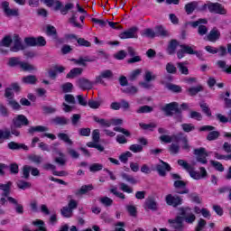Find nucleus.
Segmentation results:
<instances>
[{"label": "nucleus", "mask_w": 231, "mask_h": 231, "mask_svg": "<svg viewBox=\"0 0 231 231\" xmlns=\"http://www.w3.org/2000/svg\"><path fill=\"white\" fill-rule=\"evenodd\" d=\"M162 111L165 113L166 116H173L176 122L183 121V116L181 115V108H180V105L176 102L166 104L162 107Z\"/></svg>", "instance_id": "1"}, {"label": "nucleus", "mask_w": 231, "mask_h": 231, "mask_svg": "<svg viewBox=\"0 0 231 231\" xmlns=\"http://www.w3.org/2000/svg\"><path fill=\"white\" fill-rule=\"evenodd\" d=\"M207 8L210 14H217L218 15H226V9L219 3L208 2V4L200 5L199 10H200V12H207Z\"/></svg>", "instance_id": "2"}, {"label": "nucleus", "mask_w": 231, "mask_h": 231, "mask_svg": "<svg viewBox=\"0 0 231 231\" xmlns=\"http://www.w3.org/2000/svg\"><path fill=\"white\" fill-rule=\"evenodd\" d=\"M208 21L207 20V18H200L195 22H190L189 24L190 26H192V28H198V33L199 35H207V33L208 32V29L207 28V26L205 25H200V24H208Z\"/></svg>", "instance_id": "3"}, {"label": "nucleus", "mask_w": 231, "mask_h": 231, "mask_svg": "<svg viewBox=\"0 0 231 231\" xmlns=\"http://www.w3.org/2000/svg\"><path fill=\"white\" fill-rule=\"evenodd\" d=\"M193 154H195L196 160L199 163H201L202 165H207V163H208V161L207 160L208 153L205 148L200 147L199 149H195L193 151Z\"/></svg>", "instance_id": "4"}, {"label": "nucleus", "mask_w": 231, "mask_h": 231, "mask_svg": "<svg viewBox=\"0 0 231 231\" xmlns=\"http://www.w3.org/2000/svg\"><path fill=\"white\" fill-rule=\"evenodd\" d=\"M165 201L167 205L170 207H173L176 208V207H180V205L183 204V199L178 195H172V194H168L165 197Z\"/></svg>", "instance_id": "5"}, {"label": "nucleus", "mask_w": 231, "mask_h": 231, "mask_svg": "<svg viewBox=\"0 0 231 231\" xmlns=\"http://www.w3.org/2000/svg\"><path fill=\"white\" fill-rule=\"evenodd\" d=\"M214 129H216V127L212 126V125H204L201 126L199 131H211L208 133V136H207V140L208 142H212L214 140H217L220 136V134L218 131H214Z\"/></svg>", "instance_id": "6"}, {"label": "nucleus", "mask_w": 231, "mask_h": 231, "mask_svg": "<svg viewBox=\"0 0 231 231\" xmlns=\"http://www.w3.org/2000/svg\"><path fill=\"white\" fill-rule=\"evenodd\" d=\"M76 84L79 89H82L83 91H89V89H93V87L95 86V83L86 78H79Z\"/></svg>", "instance_id": "7"}, {"label": "nucleus", "mask_w": 231, "mask_h": 231, "mask_svg": "<svg viewBox=\"0 0 231 231\" xmlns=\"http://www.w3.org/2000/svg\"><path fill=\"white\" fill-rule=\"evenodd\" d=\"M180 216H182L183 219L189 225H192L193 222L196 221V216L192 214V211L189 208H181L180 209Z\"/></svg>", "instance_id": "8"}, {"label": "nucleus", "mask_w": 231, "mask_h": 231, "mask_svg": "<svg viewBox=\"0 0 231 231\" xmlns=\"http://www.w3.org/2000/svg\"><path fill=\"white\" fill-rule=\"evenodd\" d=\"M160 162H161V164H157L155 169H156L159 176L165 178V176H167V172H171L172 168L171 167L170 163H167L162 160H160Z\"/></svg>", "instance_id": "9"}, {"label": "nucleus", "mask_w": 231, "mask_h": 231, "mask_svg": "<svg viewBox=\"0 0 231 231\" xmlns=\"http://www.w3.org/2000/svg\"><path fill=\"white\" fill-rule=\"evenodd\" d=\"M168 222L173 230L183 231V228H185V226L183 225V217H177L174 219H169Z\"/></svg>", "instance_id": "10"}, {"label": "nucleus", "mask_w": 231, "mask_h": 231, "mask_svg": "<svg viewBox=\"0 0 231 231\" xmlns=\"http://www.w3.org/2000/svg\"><path fill=\"white\" fill-rule=\"evenodd\" d=\"M176 194H189V190L187 189V182L183 180H175L173 183Z\"/></svg>", "instance_id": "11"}, {"label": "nucleus", "mask_w": 231, "mask_h": 231, "mask_svg": "<svg viewBox=\"0 0 231 231\" xmlns=\"http://www.w3.org/2000/svg\"><path fill=\"white\" fill-rule=\"evenodd\" d=\"M138 27H132L119 34L120 39H138Z\"/></svg>", "instance_id": "12"}, {"label": "nucleus", "mask_w": 231, "mask_h": 231, "mask_svg": "<svg viewBox=\"0 0 231 231\" xmlns=\"http://www.w3.org/2000/svg\"><path fill=\"white\" fill-rule=\"evenodd\" d=\"M13 124L14 127L21 129L23 125H30V121L24 115H18L13 119Z\"/></svg>", "instance_id": "13"}, {"label": "nucleus", "mask_w": 231, "mask_h": 231, "mask_svg": "<svg viewBox=\"0 0 231 231\" xmlns=\"http://www.w3.org/2000/svg\"><path fill=\"white\" fill-rule=\"evenodd\" d=\"M2 9L5 15L7 17H12V16H17L19 15V10L18 9H11L10 8V3L5 1L1 4Z\"/></svg>", "instance_id": "14"}, {"label": "nucleus", "mask_w": 231, "mask_h": 231, "mask_svg": "<svg viewBox=\"0 0 231 231\" xmlns=\"http://www.w3.org/2000/svg\"><path fill=\"white\" fill-rule=\"evenodd\" d=\"M180 50L177 51V57L178 59H183L185 57V53L188 55H194L195 51L192 47L187 45V44H182L180 45Z\"/></svg>", "instance_id": "15"}, {"label": "nucleus", "mask_w": 231, "mask_h": 231, "mask_svg": "<svg viewBox=\"0 0 231 231\" xmlns=\"http://www.w3.org/2000/svg\"><path fill=\"white\" fill-rule=\"evenodd\" d=\"M199 8H201V5H199V2L197 1L188 3L184 7L185 12L188 15H190V14L194 12V10H197V12H203L200 11Z\"/></svg>", "instance_id": "16"}, {"label": "nucleus", "mask_w": 231, "mask_h": 231, "mask_svg": "<svg viewBox=\"0 0 231 231\" xmlns=\"http://www.w3.org/2000/svg\"><path fill=\"white\" fill-rule=\"evenodd\" d=\"M26 46L23 44L21 37L15 34L14 36V46L10 49L11 51H21L22 50H25Z\"/></svg>", "instance_id": "17"}, {"label": "nucleus", "mask_w": 231, "mask_h": 231, "mask_svg": "<svg viewBox=\"0 0 231 231\" xmlns=\"http://www.w3.org/2000/svg\"><path fill=\"white\" fill-rule=\"evenodd\" d=\"M74 64H78V66H83L86 68L88 63L86 62H95V59L89 58V56L79 57V59H72L71 60Z\"/></svg>", "instance_id": "18"}, {"label": "nucleus", "mask_w": 231, "mask_h": 231, "mask_svg": "<svg viewBox=\"0 0 231 231\" xmlns=\"http://www.w3.org/2000/svg\"><path fill=\"white\" fill-rule=\"evenodd\" d=\"M51 124H53V125H68L69 124V119L66 116H58L51 119Z\"/></svg>", "instance_id": "19"}, {"label": "nucleus", "mask_w": 231, "mask_h": 231, "mask_svg": "<svg viewBox=\"0 0 231 231\" xmlns=\"http://www.w3.org/2000/svg\"><path fill=\"white\" fill-rule=\"evenodd\" d=\"M7 201L14 205V210L16 214H20V215L24 214V208L23 207L22 204H19V202H17V199H14L13 197H8Z\"/></svg>", "instance_id": "20"}, {"label": "nucleus", "mask_w": 231, "mask_h": 231, "mask_svg": "<svg viewBox=\"0 0 231 231\" xmlns=\"http://www.w3.org/2000/svg\"><path fill=\"white\" fill-rule=\"evenodd\" d=\"M0 190L3 191V198H9L10 192H12V181H8L6 184H0Z\"/></svg>", "instance_id": "21"}, {"label": "nucleus", "mask_w": 231, "mask_h": 231, "mask_svg": "<svg viewBox=\"0 0 231 231\" xmlns=\"http://www.w3.org/2000/svg\"><path fill=\"white\" fill-rule=\"evenodd\" d=\"M7 147L11 151H21V149H23V151H28V146H26V144L15 143L14 141L8 143Z\"/></svg>", "instance_id": "22"}, {"label": "nucleus", "mask_w": 231, "mask_h": 231, "mask_svg": "<svg viewBox=\"0 0 231 231\" xmlns=\"http://www.w3.org/2000/svg\"><path fill=\"white\" fill-rule=\"evenodd\" d=\"M46 131H50V128H48V126H43V125L31 126L28 129V134H33V133H46Z\"/></svg>", "instance_id": "23"}, {"label": "nucleus", "mask_w": 231, "mask_h": 231, "mask_svg": "<svg viewBox=\"0 0 231 231\" xmlns=\"http://www.w3.org/2000/svg\"><path fill=\"white\" fill-rule=\"evenodd\" d=\"M84 69L82 68H74L67 74L66 79H76V77H80Z\"/></svg>", "instance_id": "24"}, {"label": "nucleus", "mask_w": 231, "mask_h": 231, "mask_svg": "<svg viewBox=\"0 0 231 231\" xmlns=\"http://www.w3.org/2000/svg\"><path fill=\"white\" fill-rule=\"evenodd\" d=\"M169 31L165 30L162 25L155 26V37H169Z\"/></svg>", "instance_id": "25"}, {"label": "nucleus", "mask_w": 231, "mask_h": 231, "mask_svg": "<svg viewBox=\"0 0 231 231\" xmlns=\"http://www.w3.org/2000/svg\"><path fill=\"white\" fill-rule=\"evenodd\" d=\"M93 186L91 184L83 185L79 189L75 192V196H84V194H88L90 190H93Z\"/></svg>", "instance_id": "26"}, {"label": "nucleus", "mask_w": 231, "mask_h": 231, "mask_svg": "<svg viewBox=\"0 0 231 231\" xmlns=\"http://www.w3.org/2000/svg\"><path fill=\"white\" fill-rule=\"evenodd\" d=\"M179 44L180 43H178V41L171 40L167 48L168 55H174L176 53V50H177Z\"/></svg>", "instance_id": "27"}, {"label": "nucleus", "mask_w": 231, "mask_h": 231, "mask_svg": "<svg viewBox=\"0 0 231 231\" xmlns=\"http://www.w3.org/2000/svg\"><path fill=\"white\" fill-rule=\"evenodd\" d=\"M144 208H148V210H158V204L153 199H147L144 202Z\"/></svg>", "instance_id": "28"}, {"label": "nucleus", "mask_w": 231, "mask_h": 231, "mask_svg": "<svg viewBox=\"0 0 231 231\" xmlns=\"http://www.w3.org/2000/svg\"><path fill=\"white\" fill-rule=\"evenodd\" d=\"M94 122H97V124H99L101 127H111V122L107 119L100 118L97 116H93Z\"/></svg>", "instance_id": "29"}, {"label": "nucleus", "mask_w": 231, "mask_h": 231, "mask_svg": "<svg viewBox=\"0 0 231 231\" xmlns=\"http://www.w3.org/2000/svg\"><path fill=\"white\" fill-rule=\"evenodd\" d=\"M77 12L72 11V15L70 18H69V23L71 24V26H74V28H79L82 29V24L77 22Z\"/></svg>", "instance_id": "30"}, {"label": "nucleus", "mask_w": 231, "mask_h": 231, "mask_svg": "<svg viewBox=\"0 0 231 231\" xmlns=\"http://www.w3.org/2000/svg\"><path fill=\"white\" fill-rule=\"evenodd\" d=\"M12 134L8 129H0V143H5V140H10Z\"/></svg>", "instance_id": "31"}, {"label": "nucleus", "mask_w": 231, "mask_h": 231, "mask_svg": "<svg viewBox=\"0 0 231 231\" xmlns=\"http://www.w3.org/2000/svg\"><path fill=\"white\" fill-rule=\"evenodd\" d=\"M203 91V86L201 85H199L197 87H192V88H189L187 92H188V95L189 97H196V95H198V93Z\"/></svg>", "instance_id": "32"}, {"label": "nucleus", "mask_w": 231, "mask_h": 231, "mask_svg": "<svg viewBox=\"0 0 231 231\" xmlns=\"http://www.w3.org/2000/svg\"><path fill=\"white\" fill-rule=\"evenodd\" d=\"M121 178L125 180V181H127L128 183H131L132 185H136L138 183V180L133 177V175L127 174L125 172L121 173Z\"/></svg>", "instance_id": "33"}, {"label": "nucleus", "mask_w": 231, "mask_h": 231, "mask_svg": "<svg viewBox=\"0 0 231 231\" xmlns=\"http://www.w3.org/2000/svg\"><path fill=\"white\" fill-rule=\"evenodd\" d=\"M22 82H23V84L30 85L37 84V77L34 75L25 76L22 79Z\"/></svg>", "instance_id": "34"}, {"label": "nucleus", "mask_w": 231, "mask_h": 231, "mask_svg": "<svg viewBox=\"0 0 231 231\" xmlns=\"http://www.w3.org/2000/svg\"><path fill=\"white\" fill-rule=\"evenodd\" d=\"M221 34L219 33V31L217 30H211L209 34L208 35V41H210V42H216V41H217V39H219V36Z\"/></svg>", "instance_id": "35"}, {"label": "nucleus", "mask_w": 231, "mask_h": 231, "mask_svg": "<svg viewBox=\"0 0 231 231\" xmlns=\"http://www.w3.org/2000/svg\"><path fill=\"white\" fill-rule=\"evenodd\" d=\"M140 75H142V69H134L129 74L128 80H130V82H134Z\"/></svg>", "instance_id": "36"}, {"label": "nucleus", "mask_w": 231, "mask_h": 231, "mask_svg": "<svg viewBox=\"0 0 231 231\" xmlns=\"http://www.w3.org/2000/svg\"><path fill=\"white\" fill-rule=\"evenodd\" d=\"M20 68L23 71H37V68L28 62L22 61Z\"/></svg>", "instance_id": "37"}, {"label": "nucleus", "mask_w": 231, "mask_h": 231, "mask_svg": "<svg viewBox=\"0 0 231 231\" xmlns=\"http://www.w3.org/2000/svg\"><path fill=\"white\" fill-rule=\"evenodd\" d=\"M67 199H69L67 208H70V210L73 212V210H75V208H77V207H79V202H77V200L73 199V196L69 195L67 197Z\"/></svg>", "instance_id": "38"}, {"label": "nucleus", "mask_w": 231, "mask_h": 231, "mask_svg": "<svg viewBox=\"0 0 231 231\" xmlns=\"http://www.w3.org/2000/svg\"><path fill=\"white\" fill-rule=\"evenodd\" d=\"M58 138H60L61 142H64L68 145H73V141L69 139V135H68V134L60 133L58 134Z\"/></svg>", "instance_id": "39"}, {"label": "nucleus", "mask_w": 231, "mask_h": 231, "mask_svg": "<svg viewBox=\"0 0 231 231\" xmlns=\"http://www.w3.org/2000/svg\"><path fill=\"white\" fill-rule=\"evenodd\" d=\"M16 185H17L18 189H21V190H26V189L32 188V183H30L28 181H24L23 180H17Z\"/></svg>", "instance_id": "40"}, {"label": "nucleus", "mask_w": 231, "mask_h": 231, "mask_svg": "<svg viewBox=\"0 0 231 231\" xmlns=\"http://www.w3.org/2000/svg\"><path fill=\"white\" fill-rule=\"evenodd\" d=\"M140 127L143 129L144 131H154L156 127H158V125L156 123H150V124H139Z\"/></svg>", "instance_id": "41"}, {"label": "nucleus", "mask_w": 231, "mask_h": 231, "mask_svg": "<svg viewBox=\"0 0 231 231\" xmlns=\"http://www.w3.org/2000/svg\"><path fill=\"white\" fill-rule=\"evenodd\" d=\"M217 64L218 68L223 69V71H225L226 73L231 74V66L226 65V61H225V60H218L217 62Z\"/></svg>", "instance_id": "42"}, {"label": "nucleus", "mask_w": 231, "mask_h": 231, "mask_svg": "<svg viewBox=\"0 0 231 231\" xmlns=\"http://www.w3.org/2000/svg\"><path fill=\"white\" fill-rule=\"evenodd\" d=\"M143 37H148V39H154L156 37V32L151 28L144 29L142 32Z\"/></svg>", "instance_id": "43"}, {"label": "nucleus", "mask_w": 231, "mask_h": 231, "mask_svg": "<svg viewBox=\"0 0 231 231\" xmlns=\"http://www.w3.org/2000/svg\"><path fill=\"white\" fill-rule=\"evenodd\" d=\"M121 91L126 95H136V93H138V88L134 86H130L121 89Z\"/></svg>", "instance_id": "44"}, {"label": "nucleus", "mask_w": 231, "mask_h": 231, "mask_svg": "<svg viewBox=\"0 0 231 231\" xmlns=\"http://www.w3.org/2000/svg\"><path fill=\"white\" fill-rule=\"evenodd\" d=\"M22 63L23 61H21V59L17 57L10 58L8 60V66H10L11 68H15V66L21 67Z\"/></svg>", "instance_id": "45"}, {"label": "nucleus", "mask_w": 231, "mask_h": 231, "mask_svg": "<svg viewBox=\"0 0 231 231\" xmlns=\"http://www.w3.org/2000/svg\"><path fill=\"white\" fill-rule=\"evenodd\" d=\"M180 127L184 133H192V131L196 130V126L192 124L184 123L180 125Z\"/></svg>", "instance_id": "46"}, {"label": "nucleus", "mask_w": 231, "mask_h": 231, "mask_svg": "<svg viewBox=\"0 0 231 231\" xmlns=\"http://www.w3.org/2000/svg\"><path fill=\"white\" fill-rule=\"evenodd\" d=\"M172 138L174 140V142H184L186 141L189 137L187 135H185V134H183V132H180L176 134L172 135Z\"/></svg>", "instance_id": "47"}, {"label": "nucleus", "mask_w": 231, "mask_h": 231, "mask_svg": "<svg viewBox=\"0 0 231 231\" xmlns=\"http://www.w3.org/2000/svg\"><path fill=\"white\" fill-rule=\"evenodd\" d=\"M129 158H133V153L131 152H125L119 155V160L122 163H127Z\"/></svg>", "instance_id": "48"}, {"label": "nucleus", "mask_w": 231, "mask_h": 231, "mask_svg": "<svg viewBox=\"0 0 231 231\" xmlns=\"http://www.w3.org/2000/svg\"><path fill=\"white\" fill-rule=\"evenodd\" d=\"M73 8H75V5L72 3H69L65 6H62L60 12L61 15H68L69 10H73Z\"/></svg>", "instance_id": "49"}, {"label": "nucleus", "mask_w": 231, "mask_h": 231, "mask_svg": "<svg viewBox=\"0 0 231 231\" xmlns=\"http://www.w3.org/2000/svg\"><path fill=\"white\" fill-rule=\"evenodd\" d=\"M87 147L94 148L100 152H104V146H102V144H98V143H96L95 141L87 143Z\"/></svg>", "instance_id": "50"}, {"label": "nucleus", "mask_w": 231, "mask_h": 231, "mask_svg": "<svg viewBox=\"0 0 231 231\" xmlns=\"http://www.w3.org/2000/svg\"><path fill=\"white\" fill-rule=\"evenodd\" d=\"M60 213L63 217H72L73 216V211L69 208H68V206L63 207L60 209Z\"/></svg>", "instance_id": "51"}, {"label": "nucleus", "mask_w": 231, "mask_h": 231, "mask_svg": "<svg viewBox=\"0 0 231 231\" xmlns=\"http://www.w3.org/2000/svg\"><path fill=\"white\" fill-rule=\"evenodd\" d=\"M154 108L152 106H149L147 105L140 106L137 110L136 113L138 114H145V113H152Z\"/></svg>", "instance_id": "52"}, {"label": "nucleus", "mask_w": 231, "mask_h": 231, "mask_svg": "<svg viewBox=\"0 0 231 231\" xmlns=\"http://www.w3.org/2000/svg\"><path fill=\"white\" fill-rule=\"evenodd\" d=\"M42 110L43 111V115H53V113H57V108L53 106H42Z\"/></svg>", "instance_id": "53"}, {"label": "nucleus", "mask_w": 231, "mask_h": 231, "mask_svg": "<svg viewBox=\"0 0 231 231\" xmlns=\"http://www.w3.org/2000/svg\"><path fill=\"white\" fill-rule=\"evenodd\" d=\"M167 89L172 91V93H181V87L178 85H174L172 83H169L166 85Z\"/></svg>", "instance_id": "54"}, {"label": "nucleus", "mask_w": 231, "mask_h": 231, "mask_svg": "<svg viewBox=\"0 0 231 231\" xmlns=\"http://www.w3.org/2000/svg\"><path fill=\"white\" fill-rule=\"evenodd\" d=\"M185 64V62L177 63V68H179V71H180L181 75H189V68H187Z\"/></svg>", "instance_id": "55"}, {"label": "nucleus", "mask_w": 231, "mask_h": 231, "mask_svg": "<svg viewBox=\"0 0 231 231\" xmlns=\"http://www.w3.org/2000/svg\"><path fill=\"white\" fill-rule=\"evenodd\" d=\"M61 89L63 93H71L73 91V84L70 82H67L61 85Z\"/></svg>", "instance_id": "56"}, {"label": "nucleus", "mask_w": 231, "mask_h": 231, "mask_svg": "<svg viewBox=\"0 0 231 231\" xmlns=\"http://www.w3.org/2000/svg\"><path fill=\"white\" fill-rule=\"evenodd\" d=\"M188 172L193 180H201V174L199 171H194V167L191 166V169Z\"/></svg>", "instance_id": "57"}, {"label": "nucleus", "mask_w": 231, "mask_h": 231, "mask_svg": "<svg viewBox=\"0 0 231 231\" xmlns=\"http://www.w3.org/2000/svg\"><path fill=\"white\" fill-rule=\"evenodd\" d=\"M168 149L171 154H178L180 152V144L171 143Z\"/></svg>", "instance_id": "58"}, {"label": "nucleus", "mask_w": 231, "mask_h": 231, "mask_svg": "<svg viewBox=\"0 0 231 231\" xmlns=\"http://www.w3.org/2000/svg\"><path fill=\"white\" fill-rule=\"evenodd\" d=\"M7 105L10 106L13 109H14L16 111H19V109H21V106L14 98L13 99H7Z\"/></svg>", "instance_id": "59"}, {"label": "nucleus", "mask_w": 231, "mask_h": 231, "mask_svg": "<svg viewBox=\"0 0 231 231\" xmlns=\"http://www.w3.org/2000/svg\"><path fill=\"white\" fill-rule=\"evenodd\" d=\"M30 162H32V163H36V165H40V163L42 162V156L41 155H30L29 156Z\"/></svg>", "instance_id": "60"}, {"label": "nucleus", "mask_w": 231, "mask_h": 231, "mask_svg": "<svg viewBox=\"0 0 231 231\" xmlns=\"http://www.w3.org/2000/svg\"><path fill=\"white\" fill-rule=\"evenodd\" d=\"M31 171H32V166L30 165H24L23 167V178H24V180H28L30 178Z\"/></svg>", "instance_id": "61"}, {"label": "nucleus", "mask_w": 231, "mask_h": 231, "mask_svg": "<svg viewBox=\"0 0 231 231\" xmlns=\"http://www.w3.org/2000/svg\"><path fill=\"white\" fill-rule=\"evenodd\" d=\"M13 40L12 36H5L3 38L1 42V46H5V48H10V45L12 44Z\"/></svg>", "instance_id": "62"}, {"label": "nucleus", "mask_w": 231, "mask_h": 231, "mask_svg": "<svg viewBox=\"0 0 231 231\" xmlns=\"http://www.w3.org/2000/svg\"><path fill=\"white\" fill-rule=\"evenodd\" d=\"M99 201L105 207H111V205H113V200L108 197H103V198L99 199Z\"/></svg>", "instance_id": "63"}, {"label": "nucleus", "mask_w": 231, "mask_h": 231, "mask_svg": "<svg viewBox=\"0 0 231 231\" xmlns=\"http://www.w3.org/2000/svg\"><path fill=\"white\" fill-rule=\"evenodd\" d=\"M145 82H151V80H156V75H153L152 72L146 70L144 74Z\"/></svg>", "instance_id": "64"}]
</instances>
